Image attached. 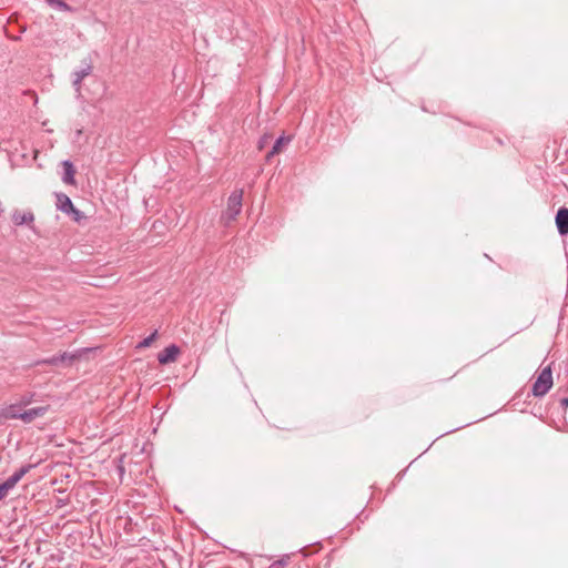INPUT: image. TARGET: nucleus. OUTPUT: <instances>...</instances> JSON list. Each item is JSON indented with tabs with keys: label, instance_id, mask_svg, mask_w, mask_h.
Segmentation results:
<instances>
[{
	"label": "nucleus",
	"instance_id": "obj_1",
	"mask_svg": "<svg viewBox=\"0 0 568 568\" xmlns=\"http://www.w3.org/2000/svg\"><path fill=\"white\" fill-rule=\"evenodd\" d=\"M242 200H243V191L235 190L233 191L227 199V207L222 215V219L225 222V225L230 224L232 221L236 219V216L241 213L242 210Z\"/></svg>",
	"mask_w": 568,
	"mask_h": 568
},
{
	"label": "nucleus",
	"instance_id": "obj_2",
	"mask_svg": "<svg viewBox=\"0 0 568 568\" xmlns=\"http://www.w3.org/2000/svg\"><path fill=\"white\" fill-rule=\"evenodd\" d=\"M552 386V374L550 367H545L538 375L532 385V395L541 397L548 393Z\"/></svg>",
	"mask_w": 568,
	"mask_h": 568
},
{
	"label": "nucleus",
	"instance_id": "obj_3",
	"mask_svg": "<svg viewBox=\"0 0 568 568\" xmlns=\"http://www.w3.org/2000/svg\"><path fill=\"white\" fill-rule=\"evenodd\" d=\"M33 468V465L28 464L22 467H20L18 470H16L10 477H8L3 483L0 484V500L3 499L8 491L11 490L19 480L31 469Z\"/></svg>",
	"mask_w": 568,
	"mask_h": 568
},
{
	"label": "nucleus",
	"instance_id": "obj_4",
	"mask_svg": "<svg viewBox=\"0 0 568 568\" xmlns=\"http://www.w3.org/2000/svg\"><path fill=\"white\" fill-rule=\"evenodd\" d=\"M77 358V354L64 352L60 355H54L49 358H45L41 361V363L45 365L68 367L71 366Z\"/></svg>",
	"mask_w": 568,
	"mask_h": 568
},
{
	"label": "nucleus",
	"instance_id": "obj_5",
	"mask_svg": "<svg viewBox=\"0 0 568 568\" xmlns=\"http://www.w3.org/2000/svg\"><path fill=\"white\" fill-rule=\"evenodd\" d=\"M57 207H58V210H60L63 213H67V214L73 213L75 215L74 219L77 221L79 220L80 211L74 209V205H73L71 199L67 194H64V193L57 194Z\"/></svg>",
	"mask_w": 568,
	"mask_h": 568
},
{
	"label": "nucleus",
	"instance_id": "obj_6",
	"mask_svg": "<svg viewBox=\"0 0 568 568\" xmlns=\"http://www.w3.org/2000/svg\"><path fill=\"white\" fill-rule=\"evenodd\" d=\"M555 223L557 231L561 236L568 234V207H559L555 216Z\"/></svg>",
	"mask_w": 568,
	"mask_h": 568
},
{
	"label": "nucleus",
	"instance_id": "obj_7",
	"mask_svg": "<svg viewBox=\"0 0 568 568\" xmlns=\"http://www.w3.org/2000/svg\"><path fill=\"white\" fill-rule=\"evenodd\" d=\"M48 410L49 406H39L27 410H22V413L20 414V419L23 423L29 424L37 418L43 417L48 413Z\"/></svg>",
	"mask_w": 568,
	"mask_h": 568
},
{
	"label": "nucleus",
	"instance_id": "obj_8",
	"mask_svg": "<svg viewBox=\"0 0 568 568\" xmlns=\"http://www.w3.org/2000/svg\"><path fill=\"white\" fill-rule=\"evenodd\" d=\"M180 354V347L175 344H172L168 347H165L161 353L158 355V361L160 364H169L176 361L178 355Z\"/></svg>",
	"mask_w": 568,
	"mask_h": 568
},
{
	"label": "nucleus",
	"instance_id": "obj_9",
	"mask_svg": "<svg viewBox=\"0 0 568 568\" xmlns=\"http://www.w3.org/2000/svg\"><path fill=\"white\" fill-rule=\"evenodd\" d=\"M21 404L14 403L0 409V424L8 419H20Z\"/></svg>",
	"mask_w": 568,
	"mask_h": 568
},
{
	"label": "nucleus",
	"instance_id": "obj_10",
	"mask_svg": "<svg viewBox=\"0 0 568 568\" xmlns=\"http://www.w3.org/2000/svg\"><path fill=\"white\" fill-rule=\"evenodd\" d=\"M63 166V175H62V182L69 185L75 184L74 174L75 169L73 163L70 160H64L62 162Z\"/></svg>",
	"mask_w": 568,
	"mask_h": 568
},
{
	"label": "nucleus",
	"instance_id": "obj_11",
	"mask_svg": "<svg viewBox=\"0 0 568 568\" xmlns=\"http://www.w3.org/2000/svg\"><path fill=\"white\" fill-rule=\"evenodd\" d=\"M34 221V215L32 212H21L19 210H16L12 213V222L14 225H23V224H31Z\"/></svg>",
	"mask_w": 568,
	"mask_h": 568
},
{
	"label": "nucleus",
	"instance_id": "obj_12",
	"mask_svg": "<svg viewBox=\"0 0 568 568\" xmlns=\"http://www.w3.org/2000/svg\"><path fill=\"white\" fill-rule=\"evenodd\" d=\"M290 138H286L284 135L280 136L278 139H276L274 145L272 146L271 151L266 154V161H270L272 156H274L275 154H277L283 144L285 143H288L290 142Z\"/></svg>",
	"mask_w": 568,
	"mask_h": 568
},
{
	"label": "nucleus",
	"instance_id": "obj_13",
	"mask_svg": "<svg viewBox=\"0 0 568 568\" xmlns=\"http://www.w3.org/2000/svg\"><path fill=\"white\" fill-rule=\"evenodd\" d=\"M93 70L92 63L84 61V67H82L80 70H75L72 75L73 78L78 80H83L85 77L90 75Z\"/></svg>",
	"mask_w": 568,
	"mask_h": 568
},
{
	"label": "nucleus",
	"instance_id": "obj_14",
	"mask_svg": "<svg viewBox=\"0 0 568 568\" xmlns=\"http://www.w3.org/2000/svg\"><path fill=\"white\" fill-rule=\"evenodd\" d=\"M48 4L60 11H73V9L62 0H47Z\"/></svg>",
	"mask_w": 568,
	"mask_h": 568
},
{
	"label": "nucleus",
	"instance_id": "obj_15",
	"mask_svg": "<svg viewBox=\"0 0 568 568\" xmlns=\"http://www.w3.org/2000/svg\"><path fill=\"white\" fill-rule=\"evenodd\" d=\"M156 335H158V332L154 331L151 335H149L148 337H145L138 344V348L149 347L155 339Z\"/></svg>",
	"mask_w": 568,
	"mask_h": 568
},
{
	"label": "nucleus",
	"instance_id": "obj_16",
	"mask_svg": "<svg viewBox=\"0 0 568 568\" xmlns=\"http://www.w3.org/2000/svg\"><path fill=\"white\" fill-rule=\"evenodd\" d=\"M288 564V556L285 555L278 560L274 561L271 567L284 568Z\"/></svg>",
	"mask_w": 568,
	"mask_h": 568
},
{
	"label": "nucleus",
	"instance_id": "obj_17",
	"mask_svg": "<svg viewBox=\"0 0 568 568\" xmlns=\"http://www.w3.org/2000/svg\"><path fill=\"white\" fill-rule=\"evenodd\" d=\"M31 402H32V396L24 395L21 397V399L18 403L21 404V408H22L24 406H28Z\"/></svg>",
	"mask_w": 568,
	"mask_h": 568
},
{
	"label": "nucleus",
	"instance_id": "obj_18",
	"mask_svg": "<svg viewBox=\"0 0 568 568\" xmlns=\"http://www.w3.org/2000/svg\"><path fill=\"white\" fill-rule=\"evenodd\" d=\"M81 83H82V81H81V80H78V79L73 78V80H72V85H73L74 90H75L78 93H80V91H81Z\"/></svg>",
	"mask_w": 568,
	"mask_h": 568
},
{
	"label": "nucleus",
	"instance_id": "obj_19",
	"mask_svg": "<svg viewBox=\"0 0 568 568\" xmlns=\"http://www.w3.org/2000/svg\"><path fill=\"white\" fill-rule=\"evenodd\" d=\"M270 139L268 135H264L258 141V149H263L264 144L266 143V141Z\"/></svg>",
	"mask_w": 568,
	"mask_h": 568
},
{
	"label": "nucleus",
	"instance_id": "obj_20",
	"mask_svg": "<svg viewBox=\"0 0 568 568\" xmlns=\"http://www.w3.org/2000/svg\"><path fill=\"white\" fill-rule=\"evenodd\" d=\"M560 405L566 408L568 406V397H564L560 399Z\"/></svg>",
	"mask_w": 568,
	"mask_h": 568
},
{
	"label": "nucleus",
	"instance_id": "obj_21",
	"mask_svg": "<svg viewBox=\"0 0 568 568\" xmlns=\"http://www.w3.org/2000/svg\"><path fill=\"white\" fill-rule=\"evenodd\" d=\"M3 213L2 203L0 202V215Z\"/></svg>",
	"mask_w": 568,
	"mask_h": 568
}]
</instances>
